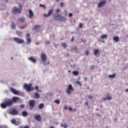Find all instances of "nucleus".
Instances as JSON below:
<instances>
[{
  "mask_svg": "<svg viewBox=\"0 0 128 128\" xmlns=\"http://www.w3.org/2000/svg\"><path fill=\"white\" fill-rule=\"evenodd\" d=\"M18 100H20V98L16 96L12 97V100L8 98L6 99L4 102L1 104V108H6L8 106H12L13 104L16 103Z\"/></svg>",
  "mask_w": 128,
  "mask_h": 128,
  "instance_id": "f257e3e1",
  "label": "nucleus"
},
{
  "mask_svg": "<svg viewBox=\"0 0 128 128\" xmlns=\"http://www.w3.org/2000/svg\"><path fill=\"white\" fill-rule=\"evenodd\" d=\"M53 16L54 20H59L60 22H66V17L60 15V14H54Z\"/></svg>",
  "mask_w": 128,
  "mask_h": 128,
  "instance_id": "f03ea898",
  "label": "nucleus"
},
{
  "mask_svg": "<svg viewBox=\"0 0 128 128\" xmlns=\"http://www.w3.org/2000/svg\"><path fill=\"white\" fill-rule=\"evenodd\" d=\"M22 10V5L19 6V8H18L16 6H14L12 10V12L14 14H20Z\"/></svg>",
  "mask_w": 128,
  "mask_h": 128,
  "instance_id": "7ed1b4c3",
  "label": "nucleus"
},
{
  "mask_svg": "<svg viewBox=\"0 0 128 128\" xmlns=\"http://www.w3.org/2000/svg\"><path fill=\"white\" fill-rule=\"evenodd\" d=\"M32 84H26L24 86V90H26L27 92H32V90H34V88L32 87Z\"/></svg>",
  "mask_w": 128,
  "mask_h": 128,
  "instance_id": "20e7f679",
  "label": "nucleus"
},
{
  "mask_svg": "<svg viewBox=\"0 0 128 128\" xmlns=\"http://www.w3.org/2000/svg\"><path fill=\"white\" fill-rule=\"evenodd\" d=\"M40 58L42 60V62H44V66H46V60L48 58L46 55L44 54V52H42L40 55Z\"/></svg>",
  "mask_w": 128,
  "mask_h": 128,
  "instance_id": "39448f33",
  "label": "nucleus"
},
{
  "mask_svg": "<svg viewBox=\"0 0 128 128\" xmlns=\"http://www.w3.org/2000/svg\"><path fill=\"white\" fill-rule=\"evenodd\" d=\"M14 40L15 42H16V44H24V40L22 39H20L18 38H14Z\"/></svg>",
  "mask_w": 128,
  "mask_h": 128,
  "instance_id": "423d86ee",
  "label": "nucleus"
},
{
  "mask_svg": "<svg viewBox=\"0 0 128 128\" xmlns=\"http://www.w3.org/2000/svg\"><path fill=\"white\" fill-rule=\"evenodd\" d=\"M10 114H12V116H18V111L16 109L14 108L10 112Z\"/></svg>",
  "mask_w": 128,
  "mask_h": 128,
  "instance_id": "0eeeda50",
  "label": "nucleus"
},
{
  "mask_svg": "<svg viewBox=\"0 0 128 128\" xmlns=\"http://www.w3.org/2000/svg\"><path fill=\"white\" fill-rule=\"evenodd\" d=\"M70 90L74 91V88H72V86L70 84L68 86V88H66L67 94H72V92H70Z\"/></svg>",
  "mask_w": 128,
  "mask_h": 128,
  "instance_id": "6e6552de",
  "label": "nucleus"
},
{
  "mask_svg": "<svg viewBox=\"0 0 128 128\" xmlns=\"http://www.w3.org/2000/svg\"><path fill=\"white\" fill-rule=\"evenodd\" d=\"M106 4V0H102L101 2H99L98 4V8H102V6H104Z\"/></svg>",
  "mask_w": 128,
  "mask_h": 128,
  "instance_id": "1a4fd4ad",
  "label": "nucleus"
},
{
  "mask_svg": "<svg viewBox=\"0 0 128 128\" xmlns=\"http://www.w3.org/2000/svg\"><path fill=\"white\" fill-rule=\"evenodd\" d=\"M11 122L15 126H20V121H16V119H12L11 120Z\"/></svg>",
  "mask_w": 128,
  "mask_h": 128,
  "instance_id": "9d476101",
  "label": "nucleus"
},
{
  "mask_svg": "<svg viewBox=\"0 0 128 128\" xmlns=\"http://www.w3.org/2000/svg\"><path fill=\"white\" fill-rule=\"evenodd\" d=\"M29 106L30 108H34L36 106V101L34 100H30L29 101Z\"/></svg>",
  "mask_w": 128,
  "mask_h": 128,
  "instance_id": "9b49d317",
  "label": "nucleus"
},
{
  "mask_svg": "<svg viewBox=\"0 0 128 128\" xmlns=\"http://www.w3.org/2000/svg\"><path fill=\"white\" fill-rule=\"evenodd\" d=\"M10 91L12 92L14 94H16L17 96H18V94H20V92L16 90V89L14 88H10Z\"/></svg>",
  "mask_w": 128,
  "mask_h": 128,
  "instance_id": "f8f14e48",
  "label": "nucleus"
},
{
  "mask_svg": "<svg viewBox=\"0 0 128 128\" xmlns=\"http://www.w3.org/2000/svg\"><path fill=\"white\" fill-rule=\"evenodd\" d=\"M34 118L36 120H38V122H40L42 120V116L40 114H38L34 116Z\"/></svg>",
  "mask_w": 128,
  "mask_h": 128,
  "instance_id": "ddd939ff",
  "label": "nucleus"
},
{
  "mask_svg": "<svg viewBox=\"0 0 128 128\" xmlns=\"http://www.w3.org/2000/svg\"><path fill=\"white\" fill-rule=\"evenodd\" d=\"M107 98H103V101L106 102V100H112V98L110 97V94H107Z\"/></svg>",
  "mask_w": 128,
  "mask_h": 128,
  "instance_id": "4468645a",
  "label": "nucleus"
},
{
  "mask_svg": "<svg viewBox=\"0 0 128 128\" xmlns=\"http://www.w3.org/2000/svg\"><path fill=\"white\" fill-rule=\"evenodd\" d=\"M52 12H54V9H50L48 14H44V16L46 17L50 16H52Z\"/></svg>",
  "mask_w": 128,
  "mask_h": 128,
  "instance_id": "2eb2a0df",
  "label": "nucleus"
},
{
  "mask_svg": "<svg viewBox=\"0 0 128 128\" xmlns=\"http://www.w3.org/2000/svg\"><path fill=\"white\" fill-rule=\"evenodd\" d=\"M94 56H100V50H98V49L94 50Z\"/></svg>",
  "mask_w": 128,
  "mask_h": 128,
  "instance_id": "dca6fc26",
  "label": "nucleus"
},
{
  "mask_svg": "<svg viewBox=\"0 0 128 128\" xmlns=\"http://www.w3.org/2000/svg\"><path fill=\"white\" fill-rule=\"evenodd\" d=\"M28 60L34 64H36V59L34 58V57H30Z\"/></svg>",
  "mask_w": 128,
  "mask_h": 128,
  "instance_id": "f3484780",
  "label": "nucleus"
},
{
  "mask_svg": "<svg viewBox=\"0 0 128 128\" xmlns=\"http://www.w3.org/2000/svg\"><path fill=\"white\" fill-rule=\"evenodd\" d=\"M28 12L30 18H34V12H32V10H29Z\"/></svg>",
  "mask_w": 128,
  "mask_h": 128,
  "instance_id": "a211bd4d",
  "label": "nucleus"
},
{
  "mask_svg": "<svg viewBox=\"0 0 128 128\" xmlns=\"http://www.w3.org/2000/svg\"><path fill=\"white\" fill-rule=\"evenodd\" d=\"M116 74L114 73L112 74L108 75V78H116Z\"/></svg>",
  "mask_w": 128,
  "mask_h": 128,
  "instance_id": "6ab92c4d",
  "label": "nucleus"
},
{
  "mask_svg": "<svg viewBox=\"0 0 128 128\" xmlns=\"http://www.w3.org/2000/svg\"><path fill=\"white\" fill-rule=\"evenodd\" d=\"M40 25H34L33 26V30H40Z\"/></svg>",
  "mask_w": 128,
  "mask_h": 128,
  "instance_id": "aec40b11",
  "label": "nucleus"
},
{
  "mask_svg": "<svg viewBox=\"0 0 128 128\" xmlns=\"http://www.w3.org/2000/svg\"><path fill=\"white\" fill-rule=\"evenodd\" d=\"M113 40L116 42H120V38L118 36H114L113 38Z\"/></svg>",
  "mask_w": 128,
  "mask_h": 128,
  "instance_id": "412c9836",
  "label": "nucleus"
},
{
  "mask_svg": "<svg viewBox=\"0 0 128 128\" xmlns=\"http://www.w3.org/2000/svg\"><path fill=\"white\" fill-rule=\"evenodd\" d=\"M34 96L35 98H40V94L36 92L34 93Z\"/></svg>",
  "mask_w": 128,
  "mask_h": 128,
  "instance_id": "4be33fe9",
  "label": "nucleus"
},
{
  "mask_svg": "<svg viewBox=\"0 0 128 128\" xmlns=\"http://www.w3.org/2000/svg\"><path fill=\"white\" fill-rule=\"evenodd\" d=\"M24 17H20L18 18V21L20 22H24Z\"/></svg>",
  "mask_w": 128,
  "mask_h": 128,
  "instance_id": "5701e85b",
  "label": "nucleus"
},
{
  "mask_svg": "<svg viewBox=\"0 0 128 128\" xmlns=\"http://www.w3.org/2000/svg\"><path fill=\"white\" fill-rule=\"evenodd\" d=\"M102 40H104V38L106 39L108 38V35L107 34H103V35H102L101 36H100Z\"/></svg>",
  "mask_w": 128,
  "mask_h": 128,
  "instance_id": "b1692460",
  "label": "nucleus"
},
{
  "mask_svg": "<svg viewBox=\"0 0 128 128\" xmlns=\"http://www.w3.org/2000/svg\"><path fill=\"white\" fill-rule=\"evenodd\" d=\"M22 116H28V112L26 111H24L22 112Z\"/></svg>",
  "mask_w": 128,
  "mask_h": 128,
  "instance_id": "393cba45",
  "label": "nucleus"
},
{
  "mask_svg": "<svg viewBox=\"0 0 128 128\" xmlns=\"http://www.w3.org/2000/svg\"><path fill=\"white\" fill-rule=\"evenodd\" d=\"M26 40L28 44H30L32 42V39L30 38H27Z\"/></svg>",
  "mask_w": 128,
  "mask_h": 128,
  "instance_id": "a878e982",
  "label": "nucleus"
},
{
  "mask_svg": "<svg viewBox=\"0 0 128 128\" xmlns=\"http://www.w3.org/2000/svg\"><path fill=\"white\" fill-rule=\"evenodd\" d=\"M62 46L64 48H68V45L66 43H62Z\"/></svg>",
  "mask_w": 128,
  "mask_h": 128,
  "instance_id": "bb28decb",
  "label": "nucleus"
},
{
  "mask_svg": "<svg viewBox=\"0 0 128 128\" xmlns=\"http://www.w3.org/2000/svg\"><path fill=\"white\" fill-rule=\"evenodd\" d=\"M72 74L74 76H78L79 73L78 71H73Z\"/></svg>",
  "mask_w": 128,
  "mask_h": 128,
  "instance_id": "cd10ccee",
  "label": "nucleus"
},
{
  "mask_svg": "<svg viewBox=\"0 0 128 128\" xmlns=\"http://www.w3.org/2000/svg\"><path fill=\"white\" fill-rule=\"evenodd\" d=\"M11 28H12V30H14V28H16V24H14V22H12Z\"/></svg>",
  "mask_w": 128,
  "mask_h": 128,
  "instance_id": "c85d7f7f",
  "label": "nucleus"
},
{
  "mask_svg": "<svg viewBox=\"0 0 128 128\" xmlns=\"http://www.w3.org/2000/svg\"><path fill=\"white\" fill-rule=\"evenodd\" d=\"M54 102H55V104H60V99H58L57 100H55L54 101Z\"/></svg>",
  "mask_w": 128,
  "mask_h": 128,
  "instance_id": "c756f323",
  "label": "nucleus"
},
{
  "mask_svg": "<svg viewBox=\"0 0 128 128\" xmlns=\"http://www.w3.org/2000/svg\"><path fill=\"white\" fill-rule=\"evenodd\" d=\"M44 104H40L39 105V108L40 110H42V108H44Z\"/></svg>",
  "mask_w": 128,
  "mask_h": 128,
  "instance_id": "7c9ffc66",
  "label": "nucleus"
},
{
  "mask_svg": "<svg viewBox=\"0 0 128 128\" xmlns=\"http://www.w3.org/2000/svg\"><path fill=\"white\" fill-rule=\"evenodd\" d=\"M60 126H61V128H63V126H64V128H67L68 124H61Z\"/></svg>",
  "mask_w": 128,
  "mask_h": 128,
  "instance_id": "2f4dec72",
  "label": "nucleus"
},
{
  "mask_svg": "<svg viewBox=\"0 0 128 128\" xmlns=\"http://www.w3.org/2000/svg\"><path fill=\"white\" fill-rule=\"evenodd\" d=\"M84 54L86 56H88L90 54V52L88 50H86L85 51Z\"/></svg>",
  "mask_w": 128,
  "mask_h": 128,
  "instance_id": "473e14b6",
  "label": "nucleus"
},
{
  "mask_svg": "<svg viewBox=\"0 0 128 128\" xmlns=\"http://www.w3.org/2000/svg\"><path fill=\"white\" fill-rule=\"evenodd\" d=\"M40 8H46V5H44L42 4H40Z\"/></svg>",
  "mask_w": 128,
  "mask_h": 128,
  "instance_id": "72a5a7b5",
  "label": "nucleus"
},
{
  "mask_svg": "<svg viewBox=\"0 0 128 128\" xmlns=\"http://www.w3.org/2000/svg\"><path fill=\"white\" fill-rule=\"evenodd\" d=\"M90 70H94V66L92 65L90 66Z\"/></svg>",
  "mask_w": 128,
  "mask_h": 128,
  "instance_id": "f704fd0d",
  "label": "nucleus"
},
{
  "mask_svg": "<svg viewBox=\"0 0 128 128\" xmlns=\"http://www.w3.org/2000/svg\"><path fill=\"white\" fill-rule=\"evenodd\" d=\"M88 98H89V100H92V98H94V96H92L91 95H89L88 96Z\"/></svg>",
  "mask_w": 128,
  "mask_h": 128,
  "instance_id": "c9c22d12",
  "label": "nucleus"
},
{
  "mask_svg": "<svg viewBox=\"0 0 128 128\" xmlns=\"http://www.w3.org/2000/svg\"><path fill=\"white\" fill-rule=\"evenodd\" d=\"M26 28V26H20V28H21V30H24V28Z\"/></svg>",
  "mask_w": 128,
  "mask_h": 128,
  "instance_id": "e433bc0d",
  "label": "nucleus"
},
{
  "mask_svg": "<svg viewBox=\"0 0 128 128\" xmlns=\"http://www.w3.org/2000/svg\"><path fill=\"white\" fill-rule=\"evenodd\" d=\"M83 26H84V24L82 23H80V28H82Z\"/></svg>",
  "mask_w": 128,
  "mask_h": 128,
  "instance_id": "4c0bfd02",
  "label": "nucleus"
},
{
  "mask_svg": "<svg viewBox=\"0 0 128 128\" xmlns=\"http://www.w3.org/2000/svg\"><path fill=\"white\" fill-rule=\"evenodd\" d=\"M76 84H79L80 86H82V84H80V82L78 81L76 82Z\"/></svg>",
  "mask_w": 128,
  "mask_h": 128,
  "instance_id": "58836bf2",
  "label": "nucleus"
},
{
  "mask_svg": "<svg viewBox=\"0 0 128 128\" xmlns=\"http://www.w3.org/2000/svg\"><path fill=\"white\" fill-rule=\"evenodd\" d=\"M35 89L36 90H37L38 92H40V90H38V86H36L35 87Z\"/></svg>",
  "mask_w": 128,
  "mask_h": 128,
  "instance_id": "ea45409f",
  "label": "nucleus"
},
{
  "mask_svg": "<svg viewBox=\"0 0 128 128\" xmlns=\"http://www.w3.org/2000/svg\"><path fill=\"white\" fill-rule=\"evenodd\" d=\"M72 16H74V15L72 14V13H70L68 14L69 18H72Z\"/></svg>",
  "mask_w": 128,
  "mask_h": 128,
  "instance_id": "a19ab883",
  "label": "nucleus"
},
{
  "mask_svg": "<svg viewBox=\"0 0 128 128\" xmlns=\"http://www.w3.org/2000/svg\"><path fill=\"white\" fill-rule=\"evenodd\" d=\"M26 36H27V38H30V34L28 33L26 34Z\"/></svg>",
  "mask_w": 128,
  "mask_h": 128,
  "instance_id": "79ce46f5",
  "label": "nucleus"
},
{
  "mask_svg": "<svg viewBox=\"0 0 128 128\" xmlns=\"http://www.w3.org/2000/svg\"><path fill=\"white\" fill-rule=\"evenodd\" d=\"M71 42H74V36H73L71 39Z\"/></svg>",
  "mask_w": 128,
  "mask_h": 128,
  "instance_id": "37998d69",
  "label": "nucleus"
},
{
  "mask_svg": "<svg viewBox=\"0 0 128 128\" xmlns=\"http://www.w3.org/2000/svg\"><path fill=\"white\" fill-rule=\"evenodd\" d=\"M20 108H24V104L20 105Z\"/></svg>",
  "mask_w": 128,
  "mask_h": 128,
  "instance_id": "c03bdc74",
  "label": "nucleus"
},
{
  "mask_svg": "<svg viewBox=\"0 0 128 128\" xmlns=\"http://www.w3.org/2000/svg\"><path fill=\"white\" fill-rule=\"evenodd\" d=\"M56 12H60V9H57L56 10Z\"/></svg>",
  "mask_w": 128,
  "mask_h": 128,
  "instance_id": "a18cd8bd",
  "label": "nucleus"
},
{
  "mask_svg": "<svg viewBox=\"0 0 128 128\" xmlns=\"http://www.w3.org/2000/svg\"><path fill=\"white\" fill-rule=\"evenodd\" d=\"M0 128H8V126H0Z\"/></svg>",
  "mask_w": 128,
  "mask_h": 128,
  "instance_id": "49530a36",
  "label": "nucleus"
},
{
  "mask_svg": "<svg viewBox=\"0 0 128 128\" xmlns=\"http://www.w3.org/2000/svg\"><path fill=\"white\" fill-rule=\"evenodd\" d=\"M64 12H66L65 16H68V11L65 10L64 11Z\"/></svg>",
  "mask_w": 128,
  "mask_h": 128,
  "instance_id": "de8ad7c7",
  "label": "nucleus"
},
{
  "mask_svg": "<svg viewBox=\"0 0 128 128\" xmlns=\"http://www.w3.org/2000/svg\"><path fill=\"white\" fill-rule=\"evenodd\" d=\"M64 110H68V106H64Z\"/></svg>",
  "mask_w": 128,
  "mask_h": 128,
  "instance_id": "09e8293b",
  "label": "nucleus"
},
{
  "mask_svg": "<svg viewBox=\"0 0 128 128\" xmlns=\"http://www.w3.org/2000/svg\"><path fill=\"white\" fill-rule=\"evenodd\" d=\"M68 110H70V112L72 111V108H69Z\"/></svg>",
  "mask_w": 128,
  "mask_h": 128,
  "instance_id": "8fccbe9b",
  "label": "nucleus"
},
{
  "mask_svg": "<svg viewBox=\"0 0 128 128\" xmlns=\"http://www.w3.org/2000/svg\"><path fill=\"white\" fill-rule=\"evenodd\" d=\"M60 6H62V8H63V6H64V3L62 2V3L60 4Z\"/></svg>",
  "mask_w": 128,
  "mask_h": 128,
  "instance_id": "3c124183",
  "label": "nucleus"
},
{
  "mask_svg": "<svg viewBox=\"0 0 128 128\" xmlns=\"http://www.w3.org/2000/svg\"><path fill=\"white\" fill-rule=\"evenodd\" d=\"M100 42H102V44H104V42H106V41H104V40H100Z\"/></svg>",
  "mask_w": 128,
  "mask_h": 128,
  "instance_id": "603ef678",
  "label": "nucleus"
},
{
  "mask_svg": "<svg viewBox=\"0 0 128 128\" xmlns=\"http://www.w3.org/2000/svg\"><path fill=\"white\" fill-rule=\"evenodd\" d=\"M23 128H30V127L28 126H26Z\"/></svg>",
  "mask_w": 128,
  "mask_h": 128,
  "instance_id": "864d4df0",
  "label": "nucleus"
},
{
  "mask_svg": "<svg viewBox=\"0 0 128 128\" xmlns=\"http://www.w3.org/2000/svg\"><path fill=\"white\" fill-rule=\"evenodd\" d=\"M78 48L76 47H74L73 48H72V50H76Z\"/></svg>",
  "mask_w": 128,
  "mask_h": 128,
  "instance_id": "5fc2aeb1",
  "label": "nucleus"
},
{
  "mask_svg": "<svg viewBox=\"0 0 128 128\" xmlns=\"http://www.w3.org/2000/svg\"><path fill=\"white\" fill-rule=\"evenodd\" d=\"M86 104V106H88V102H86V104Z\"/></svg>",
  "mask_w": 128,
  "mask_h": 128,
  "instance_id": "6e6d98bb",
  "label": "nucleus"
},
{
  "mask_svg": "<svg viewBox=\"0 0 128 128\" xmlns=\"http://www.w3.org/2000/svg\"><path fill=\"white\" fill-rule=\"evenodd\" d=\"M73 112H76V108L74 109Z\"/></svg>",
  "mask_w": 128,
  "mask_h": 128,
  "instance_id": "4d7b16f0",
  "label": "nucleus"
},
{
  "mask_svg": "<svg viewBox=\"0 0 128 128\" xmlns=\"http://www.w3.org/2000/svg\"><path fill=\"white\" fill-rule=\"evenodd\" d=\"M49 128H54V126H50Z\"/></svg>",
  "mask_w": 128,
  "mask_h": 128,
  "instance_id": "13d9d810",
  "label": "nucleus"
},
{
  "mask_svg": "<svg viewBox=\"0 0 128 128\" xmlns=\"http://www.w3.org/2000/svg\"><path fill=\"white\" fill-rule=\"evenodd\" d=\"M50 64V61H48V62H47V64Z\"/></svg>",
  "mask_w": 128,
  "mask_h": 128,
  "instance_id": "bf43d9fd",
  "label": "nucleus"
},
{
  "mask_svg": "<svg viewBox=\"0 0 128 128\" xmlns=\"http://www.w3.org/2000/svg\"><path fill=\"white\" fill-rule=\"evenodd\" d=\"M68 72H69V73H70V72H72V71H71L70 70H68Z\"/></svg>",
  "mask_w": 128,
  "mask_h": 128,
  "instance_id": "052dcab7",
  "label": "nucleus"
},
{
  "mask_svg": "<svg viewBox=\"0 0 128 128\" xmlns=\"http://www.w3.org/2000/svg\"><path fill=\"white\" fill-rule=\"evenodd\" d=\"M84 80H88V78H84Z\"/></svg>",
  "mask_w": 128,
  "mask_h": 128,
  "instance_id": "680f3d73",
  "label": "nucleus"
},
{
  "mask_svg": "<svg viewBox=\"0 0 128 128\" xmlns=\"http://www.w3.org/2000/svg\"><path fill=\"white\" fill-rule=\"evenodd\" d=\"M88 90H90V87H88Z\"/></svg>",
  "mask_w": 128,
  "mask_h": 128,
  "instance_id": "e2e57ef3",
  "label": "nucleus"
},
{
  "mask_svg": "<svg viewBox=\"0 0 128 128\" xmlns=\"http://www.w3.org/2000/svg\"><path fill=\"white\" fill-rule=\"evenodd\" d=\"M11 60H12V58H11Z\"/></svg>",
  "mask_w": 128,
  "mask_h": 128,
  "instance_id": "0e129e2a",
  "label": "nucleus"
}]
</instances>
